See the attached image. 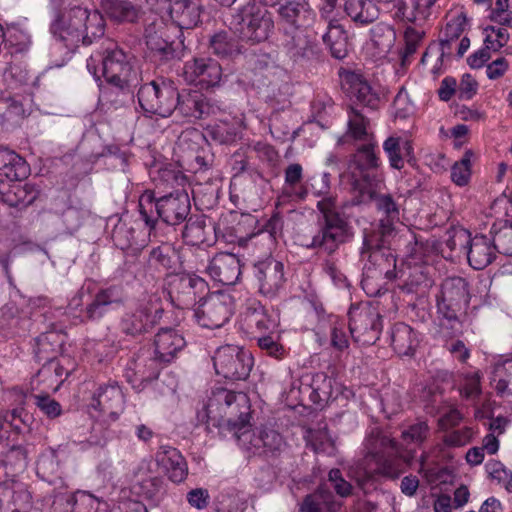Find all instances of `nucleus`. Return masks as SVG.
Instances as JSON below:
<instances>
[{"label": "nucleus", "instance_id": "obj_1", "mask_svg": "<svg viewBox=\"0 0 512 512\" xmlns=\"http://www.w3.org/2000/svg\"><path fill=\"white\" fill-rule=\"evenodd\" d=\"M330 174L322 175V188L314 191V195L321 197L316 208L321 217L318 218V230L311 241L305 244L307 249L317 250L326 255H333L341 245L354 237V229L350 215L346 212V205L339 204L337 197L329 194Z\"/></svg>", "mask_w": 512, "mask_h": 512}, {"label": "nucleus", "instance_id": "obj_2", "mask_svg": "<svg viewBox=\"0 0 512 512\" xmlns=\"http://www.w3.org/2000/svg\"><path fill=\"white\" fill-rule=\"evenodd\" d=\"M53 36L70 50L80 43L90 45L104 35V18L97 10L76 6L59 16L50 27Z\"/></svg>", "mask_w": 512, "mask_h": 512}, {"label": "nucleus", "instance_id": "obj_3", "mask_svg": "<svg viewBox=\"0 0 512 512\" xmlns=\"http://www.w3.org/2000/svg\"><path fill=\"white\" fill-rule=\"evenodd\" d=\"M249 399L243 392H234L224 387L212 390L204 410L203 419L217 427L227 426L235 434L249 424Z\"/></svg>", "mask_w": 512, "mask_h": 512}, {"label": "nucleus", "instance_id": "obj_4", "mask_svg": "<svg viewBox=\"0 0 512 512\" xmlns=\"http://www.w3.org/2000/svg\"><path fill=\"white\" fill-rule=\"evenodd\" d=\"M284 44L294 57H305L312 51V42L305 28L314 19V12L304 1H287L278 8Z\"/></svg>", "mask_w": 512, "mask_h": 512}, {"label": "nucleus", "instance_id": "obj_5", "mask_svg": "<svg viewBox=\"0 0 512 512\" xmlns=\"http://www.w3.org/2000/svg\"><path fill=\"white\" fill-rule=\"evenodd\" d=\"M229 28L238 38L251 45L267 41L274 32V20L267 8L255 0L231 14Z\"/></svg>", "mask_w": 512, "mask_h": 512}, {"label": "nucleus", "instance_id": "obj_6", "mask_svg": "<svg viewBox=\"0 0 512 512\" xmlns=\"http://www.w3.org/2000/svg\"><path fill=\"white\" fill-rule=\"evenodd\" d=\"M209 292L208 283L195 274L165 273L162 278V293L170 305L178 310L172 325L176 326L182 319V311L194 306Z\"/></svg>", "mask_w": 512, "mask_h": 512}, {"label": "nucleus", "instance_id": "obj_7", "mask_svg": "<svg viewBox=\"0 0 512 512\" xmlns=\"http://www.w3.org/2000/svg\"><path fill=\"white\" fill-rule=\"evenodd\" d=\"M182 159H177L175 164L162 162V187L176 184L181 188L162 196V222L168 227L182 224L190 211L188 193L184 190L187 178L182 172Z\"/></svg>", "mask_w": 512, "mask_h": 512}, {"label": "nucleus", "instance_id": "obj_8", "mask_svg": "<svg viewBox=\"0 0 512 512\" xmlns=\"http://www.w3.org/2000/svg\"><path fill=\"white\" fill-rule=\"evenodd\" d=\"M87 69L95 80L103 77L107 83L121 89L132 81L130 57L111 42L103 54L96 53L87 59Z\"/></svg>", "mask_w": 512, "mask_h": 512}, {"label": "nucleus", "instance_id": "obj_9", "mask_svg": "<svg viewBox=\"0 0 512 512\" xmlns=\"http://www.w3.org/2000/svg\"><path fill=\"white\" fill-rule=\"evenodd\" d=\"M385 233L372 231L364 233L363 244L360 250L361 260L365 261L363 267L362 286L368 284L373 278L385 276L392 280L396 277V258L391 249L385 245Z\"/></svg>", "mask_w": 512, "mask_h": 512}, {"label": "nucleus", "instance_id": "obj_10", "mask_svg": "<svg viewBox=\"0 0 512 512\" xmlns=\"http://www.w3.org/2000/svg\"><path fill=\"white\" fill-rule=\"evenodd\" d=\"M169 15L175 26L166 27L167 30H174L176 39H163L162 61L164 59H180L184 51V41L182 39V29H191L198 25L202 13V4L200 0H168Z\"/></svg>", "mask_w": 512, "mask_h": 512}, {"label": "nucleus", "instance_id": "obj_11", "mask_svg": "<svg viewBox=\"0 0 512 512\" xmlns=\"http://www.w3.org/2000/svg\"><path fill=\"white\" fill-rule=\"evenodd\" d=\"M165 108L162 109V118L170 116L174 111L184 117L203 119L214 115L219 107L210 103L199 91L183 90L177 92L172 87L165 88Z\"/></svg>", "mask_w": 512, "mask_h": 512}, {"label": "nucleus", "instance_id": "obj_12", "mask_svg": "<svg viewBox=\"0 0 512 512\" xmlns=\"http://www.w3.org/2000/svg\"><path fill=\"white\" fill-rule=\"evenodd\" d=\"M376 148L375 139L369 140L359 146L350 157L348 172L353 180V187L361 193L372 187L376 181V172L381 165Z\"/></svg>", "mask_w": 512, "mask_h": 512}, {"label": "nucleus", "instance_id": "obj_13", "mask_svg": "<svg viewBox=\"0 0 512 512\" xmlns=\"http://www.w3.org/2000/svg\"><path fill=\"white\" fill-rule=\"evenodd\" d=\"M349 330L356 343L373 345L382 330V317L377 308L369 303L352 305L349 310Z\"/></svg>", "mask_w": 512, "mask_h": 512}, {"label": "nucleus", "instance_id": "obj_14", "mask_svg": "<svg viewBox=\"0 0 512 512\" xmlns=\"http://www.w3.org/2000/svg\"><path fill=\"white\" fill-rule=\"evenodd\" d=\"M369 454L375 459V473L388 478H397L402 473V451L400 444L386 435L370 436L366 441Z\"/></svg>", "mask_w": 512, "mask_h": 512}, {"label": "nucleus", "instance_id": "obj_15", "mask_svg": "<svg viewBox=\"0 0 512 512\" xmlns=\"http://www.w3.org/2000/svg\"><path fill=\"white\" fill-rule=\"evenodd\" d=\"M212 360L215 372L231 381L246 380L253 367L252 354L233 345L219 347Z\"/></svg>", "mask_w": 512, "mask_h": 512}, {"label": "nucleus", "instance_id": "obj_16", "mask_svg": "<svg viewBox=\"0 0 512 512\" xmlns=\"http://www.w3.org/2000/svg\"><path fill=\"white\" fill-rule=\"evenodd\" d=\"M233 314L232 296L224 292L209 293L194 310L197 323L208 329L223 327Z\"/></svg>", "mask_w": 512, "mask_h": 512}, {"label": "nucleus", "instance_id": "obj_17", "mask_svg": "<svg viewBox=\"0 0 512 512\" xmlns=\"http://www.w3.org/2000/svg\"><path fill=\"white\" fill-rule=\"evenodd\" d=\"M239 445L254 455L278 456L286 446L281 434L271 428L249 429L248 424L234 435Z\"/></svg>", "mask_w": 512, "mask_h": 512}, {"label": "nucleus", "instance_id": "obj_18", "mask_svg": "<svg viewBox=\"0 0 512 512\" xmlns=\"http://www.w3.org/2000/svg\"><path fill=\"white\" fill-rule=\"evenodd\" d=\"M90 414L104 423L115 422L124 410V395L117 383L100 386L94 393Z\"/></svg>", "mask_w": 512, "mask_h": 512}, {"label": "nucleus", "instance_id": "obj_19", "mask_svg": "<svg viewBox=\"0 0 512 512\" xmlns=\"http://www.w3.org/2000/svg\"><path fill=\"white\" fill-rule=\"evenodd\" d=\"M252 275L258 292L267 298L276 297L286 282L284 264L271 256L256 261Z\"/></svg>", "mask_w": 512, "mask_h": 512}, {"label": "nucleus", "instance_id": "obj_20", "mask_svg": "<svg viewBox=\"0 0 512 512\" xmlns=\"http://www.w3.org/2000/svg\"><path fill=\"white\" fill-rule=\"evenodd\" d=\"M469 302V284L459 276L446 278L436 295L437 311L467 313Z\"/></svg>", "mask_w": 512, "mask_h": 512}, {"label": "nucleus", "instance_id": "obj_21", "mask_svg": "<svg viewBox=\"0 0 512 512\" xmlns=\"http://www.w3.org/2000/svg\"><path fill=\"white\" fill-rule=\"evenodd\" d=\"M32 504L31 492L23 482L0 483V512H30Z\"/></svg>", "mask_w": 512, "mask_h": 512}, {"label": "nucleus", "instance_id": "obj_22", "mask_svg": "<svg viewBox=\"0 0 512 512\" xmlns=\"http://www.w3.org/2000/svg\"><path fill=\"white\" fill-rule=\"evenodd\" d=\"M184 75L190 82L202 88L214 87L220 83L222 68L211 58H194L184 66Z\"/></svg>", "mask_w": 512, "mask_h": 512}, {"label": "nucleus", "instance_id": "obj_23", "mask_svg": "<svg viewBox=\"0 0 512 512\" xmlns=\"http://www.w3.org/2000/svg\"><path fill=\"white\" fill-rule=\"evenodd\" d=\"M340 77L342 87L350 97L372 110L378 108L380 98L361 74L345 71Z\"/></svg>", "mask_w": 512, "mask_h": 512}, {"label": "nucleus", "instance_id": "obj_24", "mask_svg": "<svg viewBox=\"0 0 512 512\" xmlns=\"http://www.w3.org/2000/svg\"><path fill=\"white\" fill-rule=\"evenodd\" d=\"M208 274L223 285H234L240 278V260L232 253L216 254L206 268Z\"/></svg>", "mask_w": 512, "mask_h": 512}, {"label": "nucleus", "instance_id": "obj_25", "mask_svg": "<svg viewBox=\"0 0 512 512\" xmlns=\"http://www.w3.org/2000/svg\"><path fill=\"white\" fill-rule=\"evenodd\" d=\"M56 338L57 335L54 332L41 334L36 339L34 352L39 361L46 363L41 370L42 373L53 370L56 377L62 378L63 375L68 376L70 371L64 367L63 363L53 360L59 346Z\"/></svg>", "mask_w": 512, "mask_h": 512}, {"label": "nucleus", "instance_id": "obj_26", "mask_svg": "<svg viewBox=\"0 0 512 512\" xmlns=\"http://www.w3.org/2000/svg\"><path fill=\"white\" fill-rule=\"evenodd\" d=\"M496 251L492 239L485 235H477L472 239L465 255L473 269L482 270L493 262Z\"/></svg>", "mask_w": 512, "mask_h": 512}, {"label": "nucleus", "instance_id": "obj_27", "mask_svg": "<svg viewBox=\"0 0 512 512\" xmlns=\"http://www.w3.org/2000/svg\"><path fill=\"white\" fill-rule=\"evenodd\" d=\"M12 182V184H2L0 187V197L3 203L10 207L24 208L36 200L38 191L32 184H21L20 181Z\"/></svg>", "mask_w": 512, "mask_h": 512}, {"label": "nucleus", "instance_id": "obj_28", "mask_svg": "<svg viewBox=\"0 0 512 512\" xmlns=\"http://www.w3.org/2000/svg\"><path fill=\"white\" fill-rule=\"evenodd\" d=\"M434 0H398L396 16L402 21L422 27L432 14Z\"/></svg>", "mask_w": 512, "mask_h": 512}, {"label": "nucleus", "instance_id": "obj_29", "mask_svg": "<svg viewBox=\"0 0 512 512\" xmlns=\"http://www.w3.org/2000/svg\"><path fill=\"white\" fill-rule=\"evenodd\" d=\"M30 174L26 160L16 152L0 147V176L9 181H21Z\"/></svg>", "mask_w": 512, "mask_h": 512}, {"label": "nucleus", "instance_id": "obj_30", "mask_svg": "<svg viewBox=\"0 0 512 512\" xmlns=\"http://www.w3.org/2000/svg\"><path fill=\"white\" fill-rule=\"evenodd\" d=\"M308 196V188L304 183L303 167L299 163H291L284 169V185L280 198H293L303 201Z\"/></svg>", "mask_w": 512, "mask_h": 512}, {"label": "nucleus", "instance_id": "obj_31", "mask_svg": "<svg viewBox=\"0 0 512 512\" xmlns=\"http://www.w3.org/2000/svg\"><path fill=\"white\" fill-rule=\"evenodd\" d=\"M383 150L388 158L389 165L396 170H401L404 167L405 159L408 163L415 160L412 143L400 137H388L383 143Z\"/></svg>", "mask_w": 512, "mask_h": 512}, {"label": "nucleus", "instance_id": "obj_32", "mask_svg": "<svg viewBox=\"0 0 512 512\" xmlns=\"http://www.w3.org/2000/svg\"><path fill=\"white\" fill-rule=\"evenodd\" d=\"M419 344L417 333L405 323H396L391 330V345L400 356H410Z\"/></svg>", "mask_w": 512, "mask_h": 512}, {"label": "nucleus", "instance_id": "obj_33", "mask_svg": "<svg viewBox=\"0 0 512 512\" xmlns=\"http://www.w3.org/2000/svg\"><path fill=\"white\" fill-rule=\"evenodd\" d=\"M332 57L344 59L348 54V37L342 25L334 19L328 21L327 32L322 37Z\"/></svg>", "mask_w": 512, "mask_h": 512}, {"label": "nucleus", "instance_id": "obj_34", "mask_svg": "<svg viewBox=\"0 0 512 512\" xmlns=\"http://www.w3.org/2000/svg\"><path fill=\"white\" fill-rule=\"evenodd\" d=\"M370 198L375 202L376 209L381 212L385 218L381 219L382 231L380 233H389L393 222L400 218V205L391 194L376 193L368 191Z\"/></svg>", "mask_w": 512, "mask_h": 512}, {"label": "nucleus", "instance_id": "obj_35", "mask_svg": "<svg viewBox=\"0 0 512 512\" xmlns=\"http://www.w3.org/2000/svg\"><path fill=\"white\" fill-rule=\"evenodd\" d=\"M334 509V496L325 484H321L313 493L306 495L299 506V512H333Z\"/></svg>", "mask_w": 512, "mask_h": 512}, {"label": "nucleus", "instance_id": "obj_36", "mask_svg": "<svg viewBox=\"0 0 512 512\" xmlns=\"http://www.w3.org/2000/svg\"><path fill=\"white\" fill-rule=\"evenodd\" d=\"M162 467L174 483L182 482L188 472L187 463L181 453L172 447L162 446Z\"/></svg>", "mask_w": 512, "mask_h": 512}, {"label": "nucleus", "instance_id": "obj_37", "mask_svg": "<svg viewBox=\"0 0 512 512\" xmlns=\"http://www.w3.org/2000/svg\"><path fill=\"white\" fill-rule=\"evenodd\" d=\"M345 11L356 23L369 24L379 16V8L373 0H346Z\"/></svg>", "mask_w": 512, "mask_h": 512}, {"label": "nucleus", "instance_id": "obj_38", "mask_svg": "<svg viewBox=\"0 0 512 512\" xmlns=\"http://www.w3.org/2000/svg\"><path fill=\"white\" fill-rule=\"evenodd\" d=\"M210 48L220 58L233 59L242 53L239 41L226 31H220L210 38Z\"/></svg>", "mask_w": 512, "mask_h": 512}, {"label": "nucleus", "instance_id": "obj_39", "mask_svg": "<svg viewBox=\"0 0 512 512\" xmlns=\"http://www.w3.org/2000/svg\"><path fill=\"white\" fill-rule=\"evenodd\" d=\"M348 122L346 136L352 138L355 141L367 142L374 140V137L369 133L368 128L370 121L365 117L360 110L353 106L349 107L348 110Z\"/></svg>", "mask_w": 512, "mask_h": 512}, {"label": "nucleus", "instance_id": "obj_40", "mask_svg": "<svg viewBox=\"0 0 512 512\" xmlns=\"http://www.w3.org/2000/svg\"><path fill=\"white\" fill-rule=\"evenodd\" d=\"M120 301L121 298L117 288L110 287L100 290L96 294L93 302L87 306L86 318L89 320H98L107 312L109 305Z\"/></svg>", "mask_w": 512, "mask_h": 512}, {"label": "nucleus", "instance_id": "obj_41", "mask_svg": "<svg viewBox=\"0 0 512 512\" xmlns=\"http://www.w3.org/2000/svg\"><path fill=\"white\" fill-rule=\"evenodd\" d=\"M103 8L108 16L118 22H135L139 8L129 0H104Z\"/></svg>", "mask_w": 512, "mask_h": 512}, {"label": "nucleus", "instance_id": "obj_42", "mask_svg": "<svg viewBox=\"0 0 512 512\" xmlns=\"http://www.w3.org/2000/svg\"><path fill=\"white\" fill-rule=\"evenodd\" d=\"M439 320V334L446 339H452L462 334L463 323L466 321L467 313L437 311Z\"/></svg>", "mask_w": 512, "mask_h": 512}, {"label": "nucleus", "instance_id": "obj_43", "mask_svg": "<svg viewBox=\"0 0 512 512\" xmlns=\"http://www.w3.org/2000/svg\"><path fill=\"white\" fill-rule=\"evenodd\" d=\"M467 25V16L464 12H461L457 16L449 20L444 29L442 30V36L439 40V46L444 48L445 52H452V47L455 41H457L465 30Z\"/></svg>", "mask_w": 512, "mask_h": 512}, {"label": "nucleus", "instance_id": "obj_44", "mask_svg": "<svg viewBox=\"0 0 512 512\" xmlns=\"http://www.w3.org/2000/svg\"><path fill=\"white\" fill-rule=\"evenodd\" d=\"M186 342L181 334L172 328L162 327V363H171L180 353Z\"/></svg>", "mask_w": 512, "mask_h": 512}, {"label": "nucleus", "instance_id": "obj_45", "mask_svg": "<svg viewBox=\"0 0 512 512\" xmlns=\"http://www.w3.org/2000/svg\"><path fill=\"white\" fill-rule=\"evenodd\" d=\"M310 389V400L314 404L323 405L332 397L333 380L324 372H318L311 379Z\"/></svg>", "mask_w": 512, "mask_h": 512}, {"label": "nucleus", "instance_id": "obj_46", "mask_svg": "<svg viewBox=\"0 0 512 512\" xmlns=\"http://www.w3.org/2000/svg\"><path fill=\"white\" fill-rule=\"evenodd\" d=\"M159 91L156 80L142 85L138 91V102L147 117L157 114L160 108Z\"/></svg>", "mask_w": 512, "mask_h": 512}, {"label": "nucleus", "instance_id": "obj_47", "mask_svg": "<svg viewBox=\"0 0 512 512\" xmlns=\"http://www.w3.org/2000/svg\"><path fill=\"white\" fill-rule=\"evenodd\" d=\"M24 112L23 104L16 97L10 94L0 96V125L18 123Z\"/></svg>", "mask_w": 512, "mask_h": 512}, {"label": "nucleus", "instance_id": "obj_48", "mask_svg": "<svg viewBox=\"0 0 512 512\" xmlns=\"http://www.w3.org/2000/svg\"><path fill=\"white\" fill-rule=\"evenodd\" d=\"M491 383L498 396L512 397V360L495 367Z\"/></svg>", "mask_w": 512, "mask_h": 512}, {"label": "nucleus", "instance_id": "obj_49", "mask_svg": "<svg viewBox=\"0 0 512 512\" xmlns=\"http://www.w3.org/2000/svg\"><path fill=\"white\" fill-rule=\"evenodd\" d=\"M244 322L248 328H256L259 331H266L274 326L273 320L260 302H253L247 307Z\"/></svg>", "mask_w": 512, "mask_h": 512}, {"label": "nucleus", "instance_id": "obj_50", "mask_svg": "<svg viewBox=\"0 0 512 512\" xmlns=\"http://www.w3.org/2000/svg\"><path fill=\"white\" fill-rule=\"evenodd\" d=\"M445 244L451 251L457 255L466 254L473 238L470 232L463 227H451L446 231Z\"/></svg>", "mask_w": 512, "mask_h": 512}, {"label": "nucleus", "instance_id": "obj_51", "mask_svg": "<svg viewBox=\"0 0 512 512\" xmlns=\"http://www.w3.org/2000/svg\"><path fill=\"white\" fill-rule=\"evenodd\" d=\"M3 79L10 89L33 83L34 78L23 63H11L3 71Z\"/></svg>", "mask_w": 512, "mask_h": 512}, {"label": "nucleus", "instance_id": "obj_52", "mask_svg": "<svg viewBox=\"0 0 512 512\" xmlns=\"http://www.w3.org/2000/svg\"><path fill=\"white\" fill-rule=\"evenodd\" d=\"M371 41L379 53H387L395 41L394 29L384 23H378L370 30Z\"/></svg>", "mask_w": 512, "mask_h": 512}, {"label": "nucleus", "instance_id": "obj_53", "mask_svg": "<svg viewBox=\"0 0 512 512\" xmlns=\"http://www.w3.org/2000/svg\"><path fill=\"white\" fill-rule=\"evenodd\" d=\"M11 49V54L28 51L31 40L27 32L17 26H10L3 31V42Z\"/></svg>", "mask_w": 512, "mask_h": 512}, {"label": "nucleus", "instance_id": "obj_54", "mask_svg": "<svg viewBox=\"0 0 512 512\" xmlns=\"http://www.w3.org/2000/svg\"><path fill=\"white\" fill-rule=\"evenodd\" d=\"M430 435V427L426 420L417 419L414 423L408 425L401 432V439L406 444H415L420 446Z\"/></svg>", "mask_w": 512, "mask_h": 512}, {"label": "nucleus", "instance_id": "obj_55", "mask_svg": "<svg viewBox=\"0 0 512 512\" xmlns=\"http://www.w3.org/2000/svg\"><path fill=\"white\" fill-rule=\"evenodd\" d=\"M451 54L452 52H445L443 47L436 44H431L424 52L421 58V62L424 65L432 64L431 73L437 77L443 73L444 58L451 56Z\"/></svg>", "mask_w": 512, "mask_h": 512}, {"label": "nucleus", "instance_id": "obj_56", "mask_svg": "<svg viewBox=\"0 0 512 512\" xmlns=\"http://www.w3.org/2000/svg\"><path fill=\"white\" fill-rule=\"evenodd\" d=\"M206 223L203 219L190 218L182 230L184 240L191 245H199L206 241Z\"/></svg>", "mask_w": 512, "mask_h": 512}, {"label": "nucleus", "instance_id": "obj_57", "mask_svg": "<svg viewBox=\"0 0 512 512\" xmlns=\"http://www.w3.org/2000/svg\"><path fill=\"white\" fill-rule=\"evenodd\" d=\"M307 445L312 448L315 453H326L333 448L332 439L326 428L323 429H309L305 436Z\"/></svg>", "mask_w": 512, "mask_h": 512}, {"label": "nucleus", "instance_id": "obj_58", "mask_svg": "<svg viewBox=\"0 0 512 512\" xmlns=\"http://www.w3.org/2000/svg\"><path fill=\"white\" fill-rule=\"evenodd\" d=\"M162 268L166 269V273H182L180 252L170 242H162Z\"/></svg>", "mask_w": 512, "mask_h": 512}, {"label": "nucleus", "instance_id": "obj_59", "mask_svg": "<svg viewBox=\"0 0 512 512\" xmlns=\"http://www.w3.org/2000/svg\"><path fill=\"white\" fill-rule=\"evenodd\" d=\"M425 31L419 27L408 26L404 32L405 47L402 53V62L405 63L418 49Z\"/></svg>", "mask_w": 512, "mask_h": 512}, {"label": "nucleus", "instance_id": "obj_60", "mask_svg": "<svg viewBox=\"0 0 512 512\" xmlns=\"http://www.w3.org/2000/svg\"><path fill=\"white\" fill-rule=\"evenodd\" d=\"M471 155L467 151L460 161L455 162L451 168V180L458 186H465L468 184L471 177Z\"/></svg>", "mask_w": 512, "mask_h": 512}, {"label": "nucleus", "instance_id": "obj_61", "mask_svg": "<svg viewBox=\"0 0 512 512\" xmlns=\"http://www.w3.org/2000/svg\"><path fill=\"white\" fill-rule=\"evenodd\" d=\"M492 240L499 253L512 256V227L504 225L498 230L495 226L491 229Z\"/></svg>", "mask_w": 512, "mask_h": 512}, {"label": "nucleus", "instance_id": "obj_62", "mask_svg": "<svg viewBox=\"0 0 512 512\" xmlns=\"http://www.w3.org/2000/svg\"><path fill=\"white\" fill-rule=\"evenodd\" d=\"M58 469L59 463L57 455L56 452L52 449H49L42 453L37 460V474L41 475L43 478L56 474L58 472Z\"/></svg>", "mask_w": 512, "mask_h": 512}, {"label": "nucleus", "instance_id": "obj_63", "mask_svg": "<svg viewBox=\"0 0 512 512\" xmlns=\"http://www.w3.org/2000/svg\"><path fill=\"white\" fill-rule=\"evenodd\" d=\"M257 344L263 352H265L268 356H271L275 359H283L286 355V349L279 342L278 336H261L257 339Z\"/></svg>", "mask_w": 512, "mask_h": 512}, {"label": "nucleus", "instance_id": "obj_64", "mask_svg": "<svg viewBox=\"0 0 512 512\" xmlns=\"http://www.w3.org/2000/svg\"><path fill=\"white\" fill-rule=\"evenodd\" d=\"M481 378L480 371L467 373L464 377V384L461 388V395L466 399H476L480 396L481 389Z\"/></svg>", "mask_w": 512, "mask_h": 512}]
</instances>
